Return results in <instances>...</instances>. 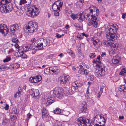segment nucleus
Here are the masks:
<instances>
[{
    "label": "nucleus",
    "mask_w": 126,
    "mask_h": 126,
    "mask_svg": "<svg viewBox=\"0 0 126 126\" xmlns=\"http://www.w3.org/2000/svg\"><path fill=\"white\" fill-rule=\"evenodd\" d=\"M118 29L117 26L113 24L107 26L105 31L106 32V37L109 41L106 40L103 41L102 42L103 45L107 46H110V43L109 41H114L119 37V35L115 33Z\"/></svg>",
    "instance_id": "nucleus-1"
},
{
    "label": "nucleus",
    "mask_w": 126,
    "mask_h": 126,
    "mask_svg": "<svg viewBox=\"0 0 126 126\" xmlns=\"http://www.w3.org/2000/svg\"><path fill=\"white\" fill-rule=\"evenodd\" d=\"M50 43V41L48 39L40 38L36 40L35 46L38 49L42 50L44 49V47L49 46Z\"/></svg>",
    "instance_id": "nucleus-2"
},
{
    "label": "nucleus",
    "mask_w": 126,
    "mask_h": 126,
    "mask_svg": "<svg viewBox=\"0 0 126 126\" xmlns=\"http://www.w3.org/2000/svg\"><path fill=\"white\" fill-rule=\"evenodd\" d=\"M84 17L87 20H92L88 24L89 26L92 25L95 27H96L97 24V22L99 20V18L95 17H93V15L91 14L85 13L84 15Z\"/></svg>",
    "instance_id": "nucleus-3"
},
{
    "label": "nucleus",
    "mask_w": 126,
    "mask_h": 126,
    "mask_svg": "<svg viewBox=\"0 0 126 126\" xmlns=\"http://www.w3.org/2000/svg\"><path fill=\"white\" fill-rule=\"evenodd\" d=\"M27 11V15L32 17L37 16L40 12V10L36 5L28 6Z\"/></svg>",
    "instance_id": "nucleus-4"
},
{
    "label": "nucleus",
    "mask_w": 126,
    "mask_h": 126,
    "mask_svg": "<svg viewBox=\"0 0 126 126\" xmlns=\"http://www.w3.org/2000/svg\"><path fill=\"white\" fill-rule=\"evenodd\" d=\"M29 25L26 26V31L29 34L33 33L36 30L38 27V24L36 22L30 21L28 23Z\"/></svg>",
    "instance_id": "nucleus-5"
},
{
    "label": "nucleus",
    "mask_w": 126,
    "mask_h": 126,
    "mask_svg": "<svg viewBox=\"0 0 126 126\" xmlns=\"http://www.w3.org/2000/svg\"><path fill=\"white\" fill-rule=\"evenodd\" d=\"M78 124L79 126H91V124L89 123V120L87 119H85L80 117L78 120Z\"/></svg>",
    "instance_id": "nucleus-6"
},
{
    "label": "nucleus",
    "mask_w": 126,
    "mask_h": 126,
    "mask_svg": "<svg viewBox=\"0 0 126 126\" xmlns=\"http://www.w3.org/2000/svg\"><path fill=\"white\" fill-rule=\"evenodd\" d=\"M93 63H95L96 65V66H98V70H97L96 72V74L97 76L101 77L103 76L104 74L105 70L103 67H102L100 65H98V66L97 62L94 59L92 61Z\"/></svg>",
    "instance_id": "nucleus-7"
},
{
    "label": "nucleus",
    "mask_w": 126,
    "mask_h": 126,
    "mask_svg": "<svg viewBox=\"0 0 126 126\" xmlns=\"http://www.w3.org/2000/svg\"><path fill=\"white\" fill-rule=\"evenodd\" d=\"M79 86V84L76 82L72 83L71 87H70L68 89V93L71 94H74L75 92H78L79 91L78 89Z\"/></svg>",
    "instance_id": "nucleus-8"
},
{
    "label": "nucleus",
    "mask_w": 126,
    "mask_h": 126,
    "mask_svg": "<svg viewBox=\"0 0 126 126\" xmlns=\"http://www.w3.org/2000/svg\"><path fill=\"white\" fill-rule=\"evenodd\" d=\"M53 93L57 97L62 98L63 96V91L62 89L58 87H56L53 90Z\"/></svg>",
    "instance_id": "nucleus-9"
},
{
    "label": "nucleus",
    "mask_w": 126,
    "mask_h": 126,
    "mask_svg": "<svg viewBox=\"0 0 126 126\" xmlns=\"http://www.w3.org/2000/svg\"><path fill=\"white\" fill-rule=\"evenodd\" d=\"M60 82L62 85L66 86L70 83V77L68 75L62 76L60 78Z\"/></svg>",
    "instance_id": "nucleus-10"
},
{
    "label": "nucleus",
    "mask_w": 126,
    "mask_h": 126,
    "mask_svg": "<svg viewBox=\"0 0 126 126\" xmlns=\"http://www.w3.org/2000/svg\"><path fill=\"white\" fill-rule=\"evenodd\" d=\"M63 3L60 0H58L55 2L52 5V8L53 11L58 10H60L62 6Z\"/></svg>",
    "instance_id": "nucleus-11"
},
{
    "label": "nucleus",
    "mask_w": 126,
    "mask_h": 126,
    "mask_svg": "<svg viewBox=\"0 0 126 126\" xmlns=\"http://www.w3.org/2000/svg\"><path fill=\"white\" fill-rule=\"evenodd\" d=\"M8 30L7 26L4 24H0V32L4 36H6L8 33Z\"/></svg>",
    "instance_id": "nucleus-12"
},
{
    "label": "nucleus",
    "mask_w": 126,
    "mask_h": 126,
    "mask_svg": "<svg viewBox=\"0 0 126 126\" xmlns=\"http://www.w3.org/2000/svg\"><path fill=\"white\" fill-rule=\"evenodd\" d=\"M90 8V13L93 15V17H97L98 16L99 14V10L95 7L92 6Z\"/></svg>",
    "instance_id": "nucleus-13"
},
{
    "label": "nucleus",
    "mask_w": 126,
    "mask_h": 126,
    "mask_svg": "<svg viewBox=\"0 0 126 126\" xmlns=\"http://www.w3.org/2000/svg\"><path fill=\"white\" fill-rule=\"evenodd\" d=\"M10 30L11 32L13 33H14L16 32L18 30L19 26L17 24H15L10 26Z\"/></svg>",
    "instance_id": "nucleus-14"
},
{
    "label": "nucleus",
    "mask_w": 126,
    "mask_h": 126,
    "mask_svg": "<svg viewBox=\"0 0 126 126\" xmlns=\"http://www.w3.org/2000/svg\"><path fill=\"white\" fill-rule=\"evenodd\" d=\"M102 117L100 115H96L94 118L93 120V123L97 126L100 124H101V123L99 121V119L102 118Z\"/></svg>",
    "instance_id": "nucleus-15"
},
{
    "label": "nucleus",
    "mask_w": 126,
    "mask_h": 126,
    "mask_svg": "<svg viewBox=\"0 0 126 126\" xmlns=\"http://www.w3.org/2000/svg\"><path fill=\"white\" fill-rule=\"evenodd\" d=\"M30 94L32 96L35 98L39 95V91L37 89H31L30 90Z\"/></svg>",
    "instance_id": "nucleus-16"
},
{
    "label": "nucleus",
    "mask_w": 126,
    "mask_h": 126,
    "mask_svg": "<svg viewBox=\"0 0 126 126\" xmlns=\"http://www.w3.org/2000/svg\"><path fill=\"white\" fill-rule=\"evenodd\" d=\"M92 42L94 47H97L99 44L100 40L96 38H93L92 40Z\"/></svg>",
    "instance_id": "nucleus-17"
},
{
    "label": "nucleus",
    "mask_w": 126,
    "mask_h": 126,
    "mask_svg": "<svg viewBox=\"0 0 126 126\" xmlns=\"http://www.w3.org/2000/svg\"><path fill=\"white\" fill-rule=\"evenodd\" d=\"M50 70L52 72L55 74H58L59 72V70L58 67L56 66L50 67Z\"/></svg>",
    "instance_id": "nucleus-18"
},
{
    "label": "nucleus",
    "mask_w": 126,
    "mask_h": 126,
    "mask_svg": "<svg viewBox=\"0 0 126 126\" xmlns=\"http://www.w3.org/2000/svg\"><path fill=\"white\" fill-rule=\"evenodd\" d=\"M119 91L123 93L124 95L126 96V86L124 85L120 86L118 88Z\"/></svg>",
    "instance_id": "nucleus-19"
},
{
    "label": "nucleus",
    "mask_w": 126,
    "mask_h": 126,
    "mask_svg": "<svg viewBox=\"0 0 126 126\" xmlns=\"http://www.w3.org/2000/svg\"><path fill=\"white\" fill-rule=\"evenodd\" d=\"M42 79V77L40 75H38L35 76L33 77V83L38 82L41 80Z\"/></svg>",
    "instance_id": "nucleus-20"
},
{
    "label": "nucleus",
    "mask_w": 126,
    "mask_h": 126,
    "mask_svg": "<svg viewBox=\"0 0 126 126\" xmlns=\"http://www.w3.org/2000/svg\"><path fill=\"white\" fill-rule=\"evenodd\" d=\"M120 60L119 57L118 55H116V56L114 57L112 59V63L114 64H118Z\"/></svg>",
    "instance_id": "nucleus-21"
},
{
    "label": "nucleus",
    "mask_w": 126,
    "mask_h": 126,
    "mask_svg": "<svg viewBox=\"0 0 126 126\" xmlns=\"http://www.w3.org/2000/svg\"><path fill=\"white\" fill-rule=\"evenodd\" d=\"M80 110L82 112H84L86 110V103L85 102H83L82 103L81 106Z\"/></svg>",
    "instance_id": "nucleus-22"
},
{
    "label": "nucleus",
    "mask_w": 126,
    "mask_h": 126,
    "mask_svg": "<svg viewBox=\"0 0 126 126\" xmlns=\"http://www.w3.org/2000/svg\"><path fill=\"white\" fill-rule=\"evenodd\" d=\"M34 45L33 44H30L28 45L27 46L25 47V48L27 50H33L36 47L34 46Z\"/></svg>",
    "instance_id": "nucleus-23"
},
{
    "label": "nucleus",
    "mask_w": 126,
    "mask_h": 126,
    "mask_svg": "<svg viewBox=\"0 0 126 126\" xmlns=\"http://www.w3.org/2000/svg\"><path fill=\"white\" fill-rule=\"evenodd\" d=\"M55 100L53 98L49 97L47 99V105H50L53 103Z\"/></svg>",
    "instance_id": "nucleus-24"
},
{
    "label": "nucleus",
    "mask_w": 126,
    "mask_h": 126,
    "mask_svg": "<svg viewBox=\"0 0 126 126\" xmlns=\"http://www.w3.org/2000/svg\"><path fill=\"white\" fill-rule=\"evenodd\" d=\"M110 47L111 49H113L114 50H116L117 49L118 45L117 44H114V43H111L110 44Z\"/></svg>",
    "instance_id": "nucleus-25"
},
{
    "label": "nucleus",
    "mask_w": 126,
    "mask_h": 126,
    "mask_svg": "<svg viewBox=\"0 0 126 126\" xmlns=\"http://www.w3.org/2000/svg\"><path fill=\"white\" fill-rule=\"evenodd\" d=\"M42 116L43 118L47 117L48 115L47 111L45 109H43L42 110Z\"/></svg>",
    "instance_id": "nucleus-26"
},
{
    "label": "nucleus",
    "mask_w": 126,
    "mask_h": 126,
    "mask_svg": "<svg viewBox=\"0 0 126 126\" xmlns=\"http://www.w3.org/2000/svg\"><path fill=\"white\" fill-rule=\"evenodd\" d=\"M80 68L79 69V73L81 75H84V69L83 66L81 65H80Z\"/></svg>",
    "instance_id": "nucleus-27"
},
{
    "label": "nucleus",
    "mask_w": 126,
    "mask_h": 126,
    "mask_svg": "<svg viewBox=\"0 0 126 126\" xmlns=\"http://www.w3.org/2000/svg\"><path fill=\"white\" fill-rule=\"evenodd\" d=\"M50 67L46 68L44 70V73L46 74L49 75L50 74Z\"/></svg>",
    "instance_id": "nucleus-28"
},
{
    "label": "nucleus",
    "mask_w": 126,
    "mask_h": 126,
    "mask_svg": "<svg viewBox=\"0 0 126 126\" xmlns=\"http://www.w3.org/2000/svg\"><path fill=\"white\" fill-rule=\"evenodd\" d=\"M78 16V14L76 15L74 14H72L70 15V16L73 20H74L76 19H78V17L77 16Z\"/></svg>",
    "instance_id": "nucleus-29"
},
{
    "label": "nucleus",
    "mask_w": 126,
    "mask_h": 126,
    "mask_svg": "<svg viewBox=\"0 0 126 126\" xmlns=\"http://www.w3.org/2000/svg\"><path fill=\"white\" fill-rule=\"evenodd\" d=\"M119 74L122 76L126 75V69L125 68L122 69V71L119 73Z\"/></svg>",
    "instance_id": "nucleus-30"
},
{
    "label": "nucleus",
    "mask_w": 126,
    "mask_h": 126,
    "mask_svg": "<svg viewBox=\"0 0 126 126\" xmlns=\"http://www.w3.org/2000/svg\"><path fill=\"white\" fill-rule=\"evenodd\" d=\"M8 68L5 65H1L0 66V71L8 70Z\"/></svg>",
    "instance_id": "nucleus-31"
},
{
    "label": "nucleus",
    "mask_w": 126,
    "mask_h": 126,
    "mask_svg": "<svg viewBox=\"0 0 126 126\" xmlns=\"http://www.w3.org/2000/svg\"><path fill=\"white\" fill-rule=\"evenodd\" d=\"M8 68L5 65H1L0 66V71L8 70Z\"/></svg>",
    "instance_id": "nucleus-32"
},
{
    "label": "nucleus",
    "mask_w": 126,
    "mask_h": 126,
    "mask_svg": "<svg viewBox=\"0 0 126 126\" xmlns=\"http://www.w3.org/2000/svg\"><path fill=\"white\" fill-rule=\"evenodd\" d=\"M12 113L17 115L18 113V112L17 111L16 108H13L12 110Z\"/></svg>",
    "instance_id": "nucleus-33"
},
{
    "label": "nucleus",
    "mask_w": 126,
    "mask_h": 126,
    "mask_svg": "<svg viewBox=\"0 0 126 126\" xmlns=\"http://www.w3.org/2000/svg\"><path fill=\"white\" fill-rule=\"evenodd\" d=\"M61 112V110L59 108H57L54 111V112L56 114H58L60 113Z\"/></svg>",
    "instance_id": "nucleus-34"
},
{
    "label": "nucleus",
    "mask_w": 126,
    "mask_h": 126,
    "mask_svg": "<svg viewBox=\"0 0 126 126\" xmlns=\"http://www.w3.org/2000/svg\"><path fill=\"white\" fill-rule=\"evenodd\" d=\"M5 6L2 5L0 6V11L2 13L4 12L5 10Z\"/></svg>",
    "instance_id": "nucleus-35"
},
{
    "label": "nucleus",
    "mask_w": 126,
    "mask_h": 126,
    "mask_svg": "<svg viewBox=\"0 0 126 126\" xmlns=\"http://www.w3.org/2000/svg\"><path fill=\"white\" fill-rule=\"evenodd\" d=\"M102 33V31L101 29L100 28H98L97 29V35L98 36H100Z\"/></svg>",
    "instance_id": "nucleus-36"
},
{
    "label": "nucleus",
    "mask_w": 126,
    "mask_h": 126,
    "mask_svg": "<svg viewBox=\"0 0 126 126\" xmlns=\"http://www.w3.org/2000/svg\"><path fill=\"white\" fill-rule=\"evenodd\" d=\"M60 10H56V11H54V15L55 16H58L59 15V12Z\"/></svg>",
    "instance_id": "nucleus-37"
},
{
    "label": "nucleus",
    "mask_w": 126,
    "mask_h": 126,
    "mask_svg": "<svg viewBox=\"0 0 126 126\" xmlns=\"http://www.w3.org/2000/svg\"><path fill=\"white\" fill-rule=\"evenodd\" d=\"M8 3L6 0H2L1 2H0V6L4 5Z\"/></svg>",
    "instance_id": "nucleus-38"
},
{
    "label": "nucleus",
    "mask_w": 126,
    "mask_h": 126,
    "mask_svg": "<svg viewBox=\"0 0 126 126\" xmlns=\"http://www.w3.org/2000/svg\"><path fill=\"white\" fill-rule=\"evenodd\" d=\"M101 58H102L101 57L100 55L98 56L96 60L97 62V63H101Z\"/></svg>",
    "instance_id": "nucleus-39"
},
{
    "label": "nucleus",
    "mask_w": 126,
    "mask_h": 126,
    "mask_svg": "<svg viewBox=\"0 0 126 126\" xmlns=\"http://www.w3.org/2000/svg\"><path fill=\"white\" fill-rule=\"evenodd\" d=\"M11 60V58L10 57H7L3 61L4 63H6L9 61Z\"/></svg>",
    "instance_id": "nucleus-40"
},
{
    "label": "nucleus",
    "mask_w": 126,
    "mask_h": 126,
    "mask_svg": "<svg viewBox=\"0 0 126 126\" xmlns=\"http://www.w3.org/2000/svg\"><path fill=\"white\" fill-rule=\"evenodd\" d=\"M21 94V92H17L15 94L14 96L15 98H16L17 96H20V95Z\"/></svg>",
    "instance_id": "nucleus-41"
},
{
    "label": "nucleus",
    "mask_w": 126,
    "mask_h": 126,
    "mask_svg": "<svg viewBox=\"0 0 126 126\" xmlns=\"http://www.w3.org/2000/svg\"><path fill=\"white\" fill-rule=\"evenodd\" d=\"M14 68V69H16L18 68L20 66V65L17 63H15L13 64Z\"/></svg>",
    "instance_id": "nucleus-42"
},
{
    "label": "nucleus",
    "mask_w": 126,
    "mask_h": 126,
    "mask_svg": "<svg viewBox=\"0 0 126 126\" xmlns=\"http://www.w3.org/2000/svg\"><path fill=\"white\" fill-rule=\"evenodd\" d=\"M89 88L88 87L87 90V91L86 93L85 94V96L86 97H88L89 95Z\"/></svg>",
    "instance_id": "nucleus-43"
},
{
    "label": "nucleus",
    "mask_w": 126,
    "mask_h": 126,
    "mask_svg": "<svg viewBox=\"0 0 126 126\" xmlns=\"http://www.w3.org/2000/svg\"><path fill=\"white\" fill-rule=\"evenodd\" d=\"M21 10L20 9L18 10L17 11H15L16 12V13L17 15L18 16H20L22 15V13L21 12Z\"/></svg>",
    "instance_id": "nucleus-44"
},
{
    "label": "nucleus",
    "mask_w": 126,
    "mask_h": 126,
    "mask_svg": "<svg viewBox=\"0 0 126 126\" xmlns=\"http://www.w3.org/2000/svg\"><path fill=\"white\" fill-rule=\"evenodd\" d=\"M12 41L13 42L16 43H17L18 42V39L17 38H13L12 39Z\"/></svg>",
    "instance_id": "nucleus-45"
},
{
    "label": "nucleus",
    "mask_w": 126,
    "mask_h": 126,
    "mask_svg": "<svg viewBox=\"0 0 126 126\" xmlns=\"http://www.w3.org/2000/svg\"><path fill=\"white\" fill-rule=\"evenodd\" d=\"M26 2L27 1L26 0H21L19 4L20 5H21Z\"/></svg>",
    "instance_id": "nucleus-46"
},
{
    "label": "nucleus",
    "mask_w": 126,
    "mask_h": 126,
    "mask_svg": "<svg viewBox=\"0 0 126 126\" xmlns=\"http://www.w3.org/2000/svg\"><path fill=\"white\" fill-rule=\"evenodd\" d=\"M36 47L35 48V49H33L32 51V54H35L36 52L38 50H40L38 49V48L36 46Z\"/></svg>",
    "instance_id": "nucleus-47"
},
{
    "label": "nucleus",
    "mask_w": 126,
    "mask_h": 126,
    "mask_svg": "<svg viewBox=\"0 0 126 126\" xmlns=\"http://www.w3.org/2000/svg\"><path fill=\"white\" fill-rule=\"evenodd\" d=\"M116 51V50H114L113 49H111V50L109 52V54L111 56L114 55V54L115 51Z\"/></svg>",
    "instance_id": "nucleus-48"
},
{
    "label": "nucleus",
    "mask_w": 126,
    "mask_h": 126,
    "mask_svg": "<svg viewBox=\"0 0 126 126\" xmlns=\"http://www.w3.org/2000/svg\"><path fill=\"white\" fill-rule=\"evenodd\" d=\"M96 56L95 54L94 53H90L89 55V56L91 58H92L95 57Z\"/></svg>",
    "instance_id": "nucleus-49"
},
{
    "label": "nucleus",
    "mask_w": 126,
    "mask_h": 126,
    "mask_svg": "<svg viewBox=\"0 0 126 126\" xmlns=\"http://www.w3.org/2000/svg\"><path fill=\"white\" fill-rule=\"evenodd\" d=\"M21 57L23 59H25L27 58V55L24 53H23L21 55Z\"/></svg>",
    "instance_id": "nucleus-50"
},
{
    "label": "nucleus",
    "mask_w": 126,
    "mask_h": 126,
    "mask_svg": "<svg viewBox=\"0 0 126 126\" xmlns=\"http://www.w3.org/2000/svg\"><path fill=\"white\" fill-rule=\"evenodd\" d=\"M36 39L35 38H32L31 40V42L32 43H35V44L36 42Z\"/></svg>",
    "instance_id": "nucleus-51"
},
{
    "label": "nucleus",
    "mask_w": 126,
    "mask_h": 126,
    "mask_svg": "<svg viewBox=\"0 0 126 126\" xmlns=\"http://www.w3.org/2000/svg\"><path fill=\"white\" fill-rule=\"evenodd\" d=\"M13 64H11L8 67H7L8 68V69H14V66H13Z\"/></svg>",
    "instance_id": "nucleus-52"
},
{
    "label": "nucleus",
    "mask_w": 126,
    "mask_h": 126,
    "mask_svg": "<svg viewBox=\"0 0 126 126\" xmlns=\"http://www.w3.org/2000/svg\"><path fill=\"white\" fill-rule=\"evenodd\" d=\"M90 80L91 81H93L95 78L94 76L93 75H90Z\"/></svg>",
    "instance_id": "nucleus-53"
},
{
    "label": "nucleus",
    "mask_w": 126,
    "mask_h": 126,
    "mask_svg": "<svg viewBox=\"0 0 126 126\" xmlns=\"http://www.w3.org/2000/svg\"><path fill=\"white\" fill-rule=\"evenodd\" d=\"M7 8H8V6H5V10L4 13L9 12L10 11V10H8Z\"/></svg>",
    "instance_id": "nucleus-54"
},
{
    "label": "nucleus",
    "mask_w": 126,
    "mask_h": 126,
    "mask_svg": "<svg viewBox=\"0 0 126 126\" xmlns=\"http://www.w3.org/2000/svg\"><path fill=\"white\" fill-rule=\"evenodd\" d=\"M84 74L86 75L89 73V72L87 70L84 69Z\"/></svg>",
    "instance_id": "nucleus-55"
},
{
    "label": "nucleus",
    "mask_w": 126,
    "mask_h": 126,
    "mask_svg": "<svg viewBox=\"0 0 126 126\" xmlns=\"http://www.w3.org/2000/svg\"><path fill=\"white\" fill-rule=\"evenodd\" d=\"M29 81L32 83H33V77H31L29 79Z\"/></svg>",
    "instance_id": "nucleus-56"
},
{
    "label": "nucleus",
    "mask_w": 126,
    "mask_h": 126,
    "mask_svg": "<svg viewBox=\"0 0 126 126\" xmlns=\"http://www.w3.org/2000/svg\"><path fill=\"white\" fill-rule=\"evenodd\" d=\"M56 37L57 38H59L61 37V35L59 34L58 33H56Z\"/></svg>",
    "instance_id": "nucleus-57"
},
{
    "label": "nucleus",
    "mask_w": 126,
    "mask_h": 126,
    "mask_svg": "<svg viewBox=\"0 0 126 126\" xmlns=\"http://www.w3.org/2000/svg\"><path fill=\"white\" fill-rule=\"evenodd\" d=\"M77 38H79L80 39H82L83 38V36L82 35H79L77 36Z\"/></svg>",
    "instance_id": "nucleus-58"
},
{
    "label": "nucleus",
    "mask_w": 126,
    "mask_h": 126,
    "mask_svg": "<svg viewBox=\"0 0 126 126\" xmlns=\"http://www.w3.org/2000/svg\"><path fill=\"white\" fill-rule=\"evenodd\" d=\"M7 6H8V8L9 9H11L13 8L12 5L11 3H10Z\"/></svg>",
    "instance_id": "nucleus-59"
},
{
    "label": "nucleus",
    "mask_w": 126,
    "mask_h": 126,
    "mask_svg": "<svg viewBox=\"0 0 126 126\" xmlns=\"http://www.w3.org/2000/svg\"><path fill=\"white\" fill-rule=\"evenodd\" d=\"M67 52L69 54H70L71 53H72V52L73 51L71 50L70 49H68L67 50Z\"/></svg>",
    "instance_id": "nucleus-60"
},
{
    "label": "nucleus",
    "mask_w": 126,
    "mask_h": 126,
    "mask_svg": "<svg viewBox=\"0 0 126 126\" xmlns=\"http://www.w3.org/2000/svg\"><path fill=\"white\" fill-rule=\"evenodd\" d=\"M70 55L73 58H75V56L74 53H73V52H72V53H71Z\"/></svg>",
    "instance_id": "nucleus-61"
},
{
    "label": "nucleus",
    "mask_w": 126,
    "mask_h": 126,
    "mask_svg": "<svg viewBox=\"0 0 126 126\" xmlns=\"http://www.w3.org/2000/svg\"><path fill=\"white\" fill-rule=\"evenodd\" d=\"M81 34L82 35V36H84L86 37H87L88 36V35L85 34L84 33H82Z\"/></svg>",
    "instance_id": "nucleus-62"
},
{
    "label": "nucleus",
    "mask_w": 126,
    "mask_h": 126,
    "mask_svg": "<svg viewBox=\"0 0 126 126\" xmlns=\"http://www.w3.org/2000/svg\"><path fill=\"white\" fill-rule=\"evenodd\" d=\"M77 19L78 20L79 22H80L81 21H82L83 20V19L81 17H80V18H79V19Z\"/></svg>",
    "instance_id": "nucleus-63"
},
{
    "label": "nucleus",
    "mask_w": 126,
    "mask_h": 126,
    "mask_svg": "<svg viewBox=\"0 0 126 126\" xmlns=\"http://www.w3.org/2000/svg\"><path fill=\"white\" fill-rule=\"evenodd\" d=\"M103 122L104 124H103L102 125L100 124V125L99 124L98 125H97V126H105V121H103Z\"/></svg>",
    "instance_id": "nucleus-64"
}]
</instances>
